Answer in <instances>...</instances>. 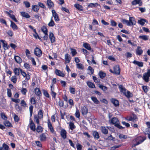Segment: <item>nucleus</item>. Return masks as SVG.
I'll return each mask as SVG.
<instances>
[{
	"label": "nucleus",
	"instance_id": "nucleus-1",
	"mask_svg": "<svg viewBox=\"0 0 150 150\" xmlns=\"http://www.w3.org/2000/svg\"><path fill=\"white\" fill-rule=\"evenodd\" d=\"M109 122L110 124L114 125L115 126L120 129H123V127L120 125V122L116 117L112 118L109 120Z\"/></svg>",
	"mask_w": 150,
	"mask_h": 150
},
{
	"label": "nucleus",
	"instance_id": "nucleus-2",
	"mask_svg": "<svg viewBox=\"0 0 150 150\" xmlns=\"http://www.w3.org/2000/svg\"><path fill=\"white\" fill-rule=\"evenodd\" d=\"M149 77H150V69H148L147 72L144 73L143 79L145 82H147L149 81Z\"/></svg>",
	"mask_w": 150,
	"mask_h": 150
},
{
	"label": "nucleus",
	"instance_id": "nucleus-3",
	"mask_svg": "<svg viewBox=\"0 0 150 150\" xmlns=\"http://www.w3.org/2000/svg\"><path fill=\"white\" fill-rule=\"evenodd\" d=\"M128 119H127V120L128 121H130L132 122H136L138 118L137 116L134 114H132L129 117H127Z\"/></svg>",
	"mask_w": 150,
	"mask_h": 150
},
{
	"label": "nucleus",
	"instance_id": "nucleus-4",
	"mask_svg": "<svg viewBox=\"0 0 150 150\" xmlns=\"http://www.w3.org/2000/svg\"><path fill=\"white\" fill-rule=\"evenodd\" d=\"M34 53L36 56L40 57L42 55V52L40 49L36 47L34 50Z\"/></svg>",
	"mask_w": 150,
	"mask_h": 150
},
{
	"label": "nucleus",
	"instance_id": "nucleus-5",
	"mask_svg": "<svg viewBox=\"0 0 150 150\" xmlns=\"http://www.w3.org/2000/svg\"><path fill=\"white\" fill-rule=\"evenodd\" d=\"M114 73L117 75H119L120 74V68L119 65H116L113 67Z\"/></svg>",
	"mask_w": 150,
	"mask_h": 150
},
{
	"label": "nucleus",
	"instance_id": "nucleus-6",
	"mask_svg": "<svg viewBox=\"0 0 150 150\" xmlns=\"http://www.w3.org/2000/svg\"><path fill=\"white\" fill-rule=\"evenodd\" d=\"M52 16L54 17L55 20L56 21H59V19L58 15L55 11L54 10H52Z\"/></svg>",
	"mask_w": 150,
	"mask_h": 150
},
{
	"label": "nucleus",
	"instance_id": "nucleus-7",
	"mask_svg": "<svg viewBox=\"0 0 150 150\" xmlns=\"http://www.w3.org/2000/svg\"><path fill=\"white\" fill-rule=\"evenodd\" d=\"M65 64L69 63L71 60V57L69 54H66L65 55Z\"/></svg>",
	"mask_w": 150,
	"mask_h": 150
},
{
	"label": "nucleus",
	"instance_id": "nucleus-8",
	"mask_svg": "<svg viewBox=\"0 0 150 150\" xmlns=\"http://www.w3.org/2000/svg\"><path fill=\"white\" fill-rule=\"evenodd\" d=\"M1 42H2L3 44V47L4 49L6 50L9 48L10 47L9 45H8L6 41L5 40H0Z\"/></svg>",
	"mask_w": 150,
	"mask_h": 150
},
{
	"label": "nucleus",
	"instance_id": "nucleus-9",
	"mask_svg": "<svg viewBox=\"0 0 150 150\" xmlns=\"http://www.w3.org/2000/svg\"><path fill=\"white\" fill-rule=\"evenodd\" d=\"M67 132L64 129H62L60 132V135L64 139H66L67 137Z\"/></svg>",
	"mask_w": 150,
	"mask_h": 150
},
{
	"label": "nucleus",
	"instance_id": "nucleus-10",
	"mask_svg": "<svg viewBox=\"0 0 150 150\" xmlns=\"http://www.w3.org/2000/svg\"><path fill=\"white\" fill-rule=\"evenodd\" d=\"M55 72L57 75L62 77H64V76L65 75L63 73V72L59 70L56 69L55 70Z\"/></svg>",
	"mask_w": 150,
	"mask_h": 150
},
{
	"label": "nucleus",
	"instance_id": "nucleus-11",
	"mask_svg": "<svg viewBox=\"0 0 150 150\" xmlns=\"http://www.w3.org/2000/svg\"><path fill=\"white\" fill-rule=\"evenodd\" d=\"M88 112V110L85 106L81 108V113L83 115H86Z\"/></svg>",
	"mask_w": 150,
	"mask_h": 150
},
{
	"label": "nucleus",
	"instance_id": "nucleus-12",
	"mask_svg": "<svg viewBox=\"0 0 150 150\" xmlns=\"http://www.w3.org/2000/svg\"><path fill=\"white\" fill-rule=\"evenodd\" d=\"M143 51L139 46H138L136 50V54L137 55H140L143 53Z\"/></svg>",
	"mask_w": 150,
	"mask_h": 150
},
{
	"label": "nucleus",
	"instance_id": "nucleus-13",
	"mask_svg": "<svg viewBox=\"0 0 150 150\" xmlns=\"http://www.w3.org/2000/svg\"><path fill=\"white\" fill-rule=\"evenodd\" d=\"M49 37L52 43H53L55 42V38L53 34L52 33H50Z\"/></svg>",
	"mask_w": 150,
	"mask_h": 150
},
{
	"label": "nucleus",
	"instance_id": "nucleus-14",
	"mask_svg": "<svg viewBox=\"0 0 150 150\" xmlns=\"http://www.w3.org/2000/svg\"><path fill=\"white\" fill-rule=\"evenodd\" d=\"M111 101L115 107L119 105V102L117 100L114 98H112Z\"/></svg>",
	"mask_w": 150,
	"mask_h": 150
},
{
	"label": "nucleus",
	"instance_id": "nucleus-15",
	"mask_svg": "<svg viewBox=\"0 0 150 150\" xmlns=\"http://www.w3.org/2000/svg\"><path fill=\"white\" fill-rule=\"evenodd\" d=\"M14 59L15 61L18 63L20 64L22 62V60L21 58L18 56H15L14 57Z\"/></svg>",
	"mask_w": 150,
	"mask_h": 150
},
{
	"label": "nucleus",
	"instance_id": "nucleus-16",
	"mask_svg": "<svg viewBox=\"0 0 150 150\" xmlns=\"http://www.w3.org/2000/svg\"><path fill=\"white\" fill-rule=\"evenodd\" d=\"M30 129L33 131H35V125L33 121L31 120L30 121Z\"/></svg>",
	"mask_w": 150,
	"mask_h": 150
},
{
	"label": "nucleus",
	"instance_id": "nucleus-17",
	"mask_svg": "<svg viewBox=\"0 0 150 150\" xmlns=\"http://www.w3.org/2000/svg\"><path fill=\"white\" fill-rule=\"evenodd\" d=\"M128 98H129L132 96V94L129 91H125V93H123Z\"/></svg>",
	"mask_w": 150,
	"mask_h": 150
},
{
	"label": "nucleus",
	"instance_id": "nucleus-18",
	"mask_svg": "<svg viewBox=\"0 0 150 150\" xmlns=\"http://www.w3.org/2000/svg\"><path fill=\"white\" fill-rule=\"evenodd\" d=\"M11 27L13 30H16L18 29V27L12 21H11Z\"/></svg>",
	"mask_w": 150,
	"mask_h": 150
},
{
	"label": "nucleus",
	"instance_id": "nucleus-19",
	"mask_svg": "<svg viewBox=\"0 0 150 150\" xmlns=\"http://www.w3.org/2000/svg\"><path fill=\"white\" fill-rule=\"evenodd\" d=\"M133 63L134 64L137 65L140 67H142L143 66V63L142 62H139L138 61L134 60L133 62Z\"/></svg>",
	"mask_w": 150,
	"mask_h": 150
},
{
	"label": "nucleus",
	"instance_id": "nucleus-20",
	"mask_svg": "<svg viewBox=\"0 0 150 150\" xmlns=\"http://www.w3.org/2000/svg\"><path fill=\"white\" fill-rule=\"evenodd\" d=\"M21 16L27 18H29L30 17L28 13L25 12H21Z\"/></svg>",
	"mask_w": 150,
	"mask_h": 150
},
{
	"label": "nucleus",
	"instance_id": "nucleus-21",
	"mask_svg": "<svg viewBox=\"0 0 150 150\" xmlns=\"http://www.w3.org/2000/svg\"><path fill=\"white\" fill-rule=\"evenodd\" d=\"M47 4L48 6V8H50L54 6V4L51 0H47Z\"/></svg>",
	"mask_w": 150,
	"mask_h": 150
},
{
	"label": "nucleus",
	"instance_id": "nucleus-22",
	"mask_svg": "<svg viewBox=\"0 0 150 150\" xmlns=\"http://www.w3.org/2000/svg\"><path fill=\"white\" fill-rule=\"evenodd\" d=\"M21 69L20 68H15L14 69V72L16 75L18 76L19 75L20 70Z\"/></svg>",
	"mask_w": 150,
	"mask_h": 150
},
{
	"label": "nucleus",
	"instance_id": "nucleus-23",
	"mask_svg": "<svg viewBox=\"0 0 150 150\" xmlns=\"http://www.w3.org/2000/svg\"><path fill=\"white\" fill-rule=\"evenodd\" d=\"M6 12L8 14L10 17L15 22H18V21L14 15L11 14L7 11H6Z\"/></svg>",
	"mask_w": 150,
	"mask_h": 150
},
{
	"label": "nucleus",
	"instance_id": "nucleus-24",
	"mask_svg": "<svg viewBox=\"0 0 150 150\" xmlns=\"http://www.w3.org/2000/svg\"><path fill=\"white\" fill-rule=\"evenodd\" d=\"M33 10L35 12H37L39 9V7L38 5H33L32 6Z\"/></svg>",
	"mask_w": 150,
	"mask_h": 150
},
{
	"label": "nucleus",
	"instance_id": "nucleus-25",
	"mask_svg": "<svg viewBox=\"0 0 150 150\" xmlns=\"http://www.w3.org/2000/svg\"><path fill=\"white\" fill-rule=\"evenodd\" d=\"M101 131L104 134H106L108 133V130L105 127H101Z\"/></svg>",
	"mask_w": 150,
	"mask_h": 150
},
{
	"label": "nucleus",
	"instance_id": "nucleus-26",
	"mask_svg": "<svg viewBox=\"0 0 150 150\" xmlns=\"http://www.w3.org/2000/svg\"><path fill=\"white\" fill-rule=\"evenodd\" d=\"M93 134L94 138L97 139H98L99 138L100 136L99 134L96 131H93Z\"/></svg>",
	"mask_w": 150,
	"mask_h": 150
},
{
	"label": "nucleus",
	"instance_id": "nucleus-27",
	"mask_svg": "<svg viewBox=\"0 0 150 150\" xmlns=\"http://www.w3.org/2000/svg\"><path fill=\"white\" fill-rule=\"evenodd\" d=\"M129 21L131 24V25H134L135 24V19L133 17H130Z\"/></svg>",
	"mask_w": 150,
	"mask_h": 150
},
{
	"label": "nucleus",
	"instance_id": "nucleus-28",
	"mask_svg": "<svg viewBox=\"0 0 150 150\" xmlns=\"http://www.w3.org/2000/svg\"><path fill=\"white\" fill-rule=\"evenodd\" d=\"M98 74L99 76L101 79L103 78L106 75V74L102 71H100Z\"/></svg>",
	"mask_w": 150,
	"mask_h": 150
},
{
	"label": "nucleus",
	"instance_id": "nucleus-29",
	"mask_svg": "<svg viewBox=\"0 0 150 150\" xmlns=\"http://www.w3.org/2000/svg\"><path fill=\"white\" fill-rule=\"evenodd\" d=\"M48 128L50 129V131L52 133H54V130L53 128V127H52V126L51 124L50 123V122H48Z\"/></svg>",
	"mask_w": 150,
	"mask_h": 150
},
{
	"label": "nucleus",
	"instance_id": "nucleus-30",
	"mask_svg": "<svg viewBox=\"0 0 150 150\" xmlns=\"http://www.w3.org/2000/svg\"><path fill=\"white\" fill-rule=\"evenodd\" d=\"M120 91L123 93H125V91H126V89L124 88L123 86L122 85H120L119 86Z\"/></svg>",
	"mask_w": 150,
	"mask_h": 150
},
{
	"label": "nucleus",
	"instance_id": "nucleus-31",
	"mask_svg": "<svg viewBox=\"0 0 150 150\" xmlns=\"http://www.w3.org/2000/svg\"><path fill=\"white\" fill-rule=\"evenodd\" d=\"M87 85L90 88H95V85L93 83L91 82H88L87 83Z\"/></svg>",
	"mask_w": 150,
	"mask_h": 150
},
{
	"label": "nucleus",
	"instance_id": "nucleus-32",
	"mask_svg": "<svg viewBox=\"0 0 150 150\" xmlns=\"http://www.w3.org/2000/svg\"><path fill=\"white\" fill-rule=\"evenodd\" d=\"M83 46L88 50H91V48L89 44L84 43L83 44Z\"/></svg>",
	"mask_w": 150,
	"mask_h": 150
},
{
	"label": "nucleus",
	"instance_id": "nucleus-33",
	"mask_svg": "<svg viewBox=\"0 0 150 150\" xmlns=\"http://www.w3.org/2000/svg\"><path fill=\"white\" fill-rule=\"evenodd\" d=\"M122 21L124 24H126L128 26H130L131 25V24L129 21L127 20L122 19Z\"/></svg>",
	"mask_w": 150,
	"mask_h": 150
},
{
	"label": "nucleus",
	"instance_id": "nucleus-34",
	"mask_svg": "<svg viewBox=\"0 0 150 150\" xmlns=\"http://www.w3.org/2000/svg\"><path fill=\"white\" fill-rule=\"evenodd\" d=\"M99 87L103 91H106L108 89V88L100 84H99Z\"/></svg>",
	"mask_w": 150,
	"mask_h": 150
},
{
	"label": "nucleus",
	"instance_id": "nucleus-35",
	"mask_svg": "<svg viewBox=\"0 0 150 150\" xmlns=\"http://www.w3.org/2000/svg\"><path fill=\"white\" fill-rule=\"evenodd\" d=\"M35 94L37 96H40L41 93L40 89L38 88H36L35 89Z\"/></svg>",
	"mask_w": 150,
	"mask_h": 150
},
{
	"label": "nucleus",
	"instance_id": "nucleus-36",
	"mask_svg": "<svg viewBox=\"0 0 150 150\" xmlns=\"http://www.w3.org/2000/svg\"><path fill=\"white\" fill-rule=\"evenodd\" d=\"M41 30L45 34H47V29L45 26H43L41 28Z\"/></svg>",
	"mask_w": 150,
	"mask_h": 150
},
{
	"label": "nucleus",
	"instance_id": "nucleus-37",
	"mask_svg": "<svg viewBox=\"0 0 150 150\" xmlns=\"http://www.w3.org/2000/svg\"><path fill=\"white\" fill-rule=\"evenodd\" d=\"M38 117L39 118L41 119L43 118V113L42 112V110H40L38 113Z\"/></svg>",
	"mask_w": 150,
	"mask_h": 150
},
{
	"label": "nucleus",
	"instance_id": "nucleus-38",
	"mask_svg": "<svg viewBox=\"0 0 150 150\" xmlns=\"http://www.w3.org/2000/svg\"><path fill=\"white\" fill-rule=\"evenodd\" d=\"M92 100L93 101L94 103L96 104H98L99 103V101L97 100V98L96 97H91Z\"/></svg>",
	"mask_w": 150,
	"mask_h": 150
},
{
	"label": "nucleus",
	"instance_id": "nucleus-39",
	"mask_svg": "<svg viewBox=\"0 0 150 150\" xmlns=\"http://www.w3.org/2000/svg\"><path fill=\"white\" fill-rule=\"evenodd\" d=\"M52 17L51 19V21L48 24V25L49 26L52 27L55 25L54 22L52 20Z\"/></svg>",
	"mask_w": 150,
	"mask_h": 150
},
{
	"label": "nucleus",
	"instance_id": "nucleus-40",
	"mask_svg": "<svg viewBox=\"0 0 150 150\" xmlns=\"http://www.w3.org/2000/svg\"><path fill=\"white\" fill-rule=\"evenodd\" d=\"M138 139L139 140V141H138L137 142V145H138L142 142L145 140V138H143L142 137H139L138 138Z\"/></svg>",
	"mask_w": 150,
	"mask_h": 150
},
{
	"label": "nucleus",
	"instance_id": "nucleus-41",
	"mask_svg": "<svg viewBox=\"0 0 150 150\" xmlns=\"http://www.w3.org/2000/svg\"><path fill=\"white\" fill-rule=\"evenodd\" d=\"M76 65L77 68L79 69H84V67L83 66V65L81 63L77 64Z\"/></svg>",
	"mask_w": 150,
	"mask_h": 150
},
{
	"label": "nucleus",
	"instance_id": "nucleus-42",
	"mask_svg": "<svg viewBox=\"0 0 150 150\" xmlns=\"http://www.w3.org/2000/svg\"><path fill=\"white\" fill-rule=\"evenodd\" d=\"M2 146L4 150H9V146L5 144L4 143L3 144Z\"/></svg>",
	"mask_w": 150,
	"mask_h": 150
},
{
	"label": "nucleus",
	"instance_id": "nucleus-43",
	"mask_svg": "<svg viewBox=\"0 0 150 150\" xmlns=\"http://www.w3.org/2000/svg\"><path fill=\"white\" fill-rule=\"evenodd\" d=\"M4 125L6 127H11V124L9 122H8L7 121H6L5 122H4Z\"/></svg>",
	"mask_w": 150,
	"mask_h": 150
},
{
	"label": "nucleus",
	"instance_id": "nucleus-44",
	"mask_svg": "<svg viewBox=\"0 0 150 150\" xmlns=\"http://www.w3.org/2000/svg\"><path fill=\"white\" fill-rule=\"evenodd\" d=\"M114 138H115L113 137L111 135H110L108 137H105L104 139L106 141L107 140L111 141L113 140Z\"/></svg>",
	"mask_w": 150,
	"mask_h": 150
},
{
	"label": "nucleus",
	"instance_id": "nucleus-45",
	"mask_svg": "<svg viewBox=\"0 0 150 150\" xmlns=\"http://www.w3.org/2000/svg\"><path fill=\"white\" fill-rule=\"evenodd\" d=\"M40 140L41 141H44L45 140L46 138V136L45 135L43 134L40 136Z\"/></svg>",
	"mask_w": 150,
	"mask_h": 150
},
{
	"label": "nucleus",
	"instance_id": "nucleus-46",
	"mask_svg": "<svg viewBox=\"0 0 150 150\" xmlns=\"http://www.w3.org/2000/svg\"><path fill=\"white\" fill-rule=\"evenodd\" d=\"M139 38L146 40L148 39V36L146 35H143L139 36Z\"/></svg>",
	"mask_w": 150,
	"mask_h": 150
},
{
	"label": "nucleus",
	"instance_id": "nucleus-47",
	"mask_svg": "<svg viewBox=\"0 0 150 150\" xmlns=\"http://www.w3.org/2000/svg\"><path fill=\"white\" fill-rule=\"evenodd\" d=\"M69 90L71 93L72 94H75V89L74 88L70 87Z\"/></svg>",
	"mask_w": 150,
	"mask_h": 150
},
{
	"label": "nucleus",
	"instance_id": "nucleus-48",
	"mask_svg": "<svg viewBox=\"0 0 150 150\" xmlns=\"http://www.w3.org/2000/svg\"><path fill=\"white\" fill-rule=\"evenodd\" d=\"M146 20L144 19H141L140 20L138 21V23L142 25H144V22Z\"/></svg>",
	"mask_w": 150,
	"mask_h": 150
},
{
	"label": "nucleus",
	"instance_id": "nucleus-49",
	"mask_svg": "<svg viewBox=\"0 0 150 150\" xmlns=\"http://www.w3.org/2000/svg\"><path fill=\"white\" fill-rule=\"evenodd\" d=\"M69 125L70 127V129L72 130L75 128V126L73 122H70L69 123Z\"/></svg>",
	"mask_w": 150,
	"mask_h": 150
},
{
	"label": "nucleus",
	"instance_id": "nucleus-50",
	"mask_svg": "<svg viewBox=\"0 0 150 150\" xmlns=\"http://www.w3.org/2000/svg\"><path fill=\"white\" fill-rule=\"evenodd\" d=\"M74 6L77 9L79 10H82V6L78 4H74Z\"/></svg>",
	"mask_w": 150,
	"mask_h": 150
},
{
	"label": "nucleus",
	"instance_id": "nucleus-51",
	"mask_svg": "<svg viewBox=\"0 0 150 150\" xmlns=\"http://www.w3.org/2000/svg\"><path fill=\"white\" fill-rule=\"evenodd\" d=\"M33 106L32 105H30L29 107V110L30 112V117H31L32 116V114L33 113Z\"/></svg>",
	"mask_w": 150,
	"mask_h": 150
},
{
	"label": "nucleus",
	"instance_id": "nucleus-52",
	"mask_svg": "<svg viewBox=\"0 0 150 150\" xmlns=\"http://www.w3.org/2000/svg\"><path fill=\"white\" fill-rule=\"evenodd\" d=\"M37 131L38 132H42V127L38 125L37 129H36Z\"/></svg>",
	"mask_w": 150,
	"mask_h": 150
},
{
	"label": "nucleus",
	"instance_id": "nucleus-53",
	"mask_svg": "<svg viewBox=\"0 0 150 150\" xmlns=\"http://www.w3.org/2000/svg\"><path fill=\"white\" fill-rule=\"evenodd\" d=\"M11 81L13 83H15L16 82L17 78L16 76H12L11 78Z\"/></svg>",
	"mask_w": 150,
	"mask_h": 150
},
{
	"label": "nucleus",
	"instance_id": "nucleus-54",
	"mask_svg": "<svg viewBox=\"0 0 150 150\" xmlns=\"http://www.w3.org/2000/svg\"><path fill=\"white\" fill-rule=\"evenodd\" d=\"M75 116L78 118H79L80 117V114L79 110L76 109V113H75Z\"/></svg>",
	"mask_w": 150,
	"mask_h": 150
},
{
	"label": "nucleus",
	"instance_id": "nucleus-55",
	"mask_svg": "<svg viewBox=\"0 0 150 150\" xmlns=\"http://www.w3.org/2000/svg\"><path fill=\"white\" fill-rule=\"evenodd\" d=\"M98 5V4L97 3H96L95 4L91 3L88 5V6L89 7H96Z\"/></svg>",
	"mask_w": 150,
	"mask_h": 150
},
{
	"label": "nucleus",
	"instance_id": "nucleus-56",
	"mask_svg": "<svg viewBox=\"0 0 150 150\" xmlns=\"http://www.w3.org/2000/svg\"><path fill=\"white\" fill-rule=\"evenodd\" d=\"M119 137L122 139H126L127 138V136L126 135L122 134H120L119 136Z\"/></svg>",
	"mask_w": 150,
	"mask_h": 150
},
{
	"label": "nucleus",
	"instance_id": "nucleus-57",
	"mask_svg": "<svg viewBox=\"0 0 150 150\" xmlns=\"http://www.w3.org/2000/svg\"><path fill=\"white\" fill-rule=\"evenodd\" d=\"M38 117L37 116H35L34 118V120L35 122L38 125L39 124V122L38 119Z\"/></svg>",
	"mask_w": 150,
	"mask_h": 150
},
{
	"label": "nucleus",
	"instance_id": "nucleus-58",
	"mask_svg": "<svg viewBox=\"0 0 150 150\" xmlns=\"http://www.w3.org/2000/svg\"><path fill=\"white\" fill-rule=\"evenodd\" d=\"M23 3L25 4V6L27 8H29L30 7V4L29 2L27 1H24Z\"/></svg>",
	"mask_w": 150,
	"mask_h": 150
},
{
	"label": "nucleus",
	"instance_id": "nucleus-59",
	"mask_svg": "<svg viewBox=\"0 0 150 150\" xmlns=\"http://www.w3.org/2000/svg\"><path fill=\"white\" fill-rule=\"evenodd\" d=\"M1 118L4 120H6L7 119V117L4 113H1Z\"/></svg>",
	"mask_w": 150,
	"mask_h": 150
},
{
	"label": "nucleus",
	"instance_id": "nucleus-60",
	"mask_svg": "<svg viewBox=\"0 0 150 150\" xmlns=\"http://www.w3.org/2000/svg\"><path fill=\"white\" fill-rule=\"evenodd\" d=\"M21 91L23 94L25 95L27 92V90L25 88H23L21 90Z\"/></svg>",
	"mask_w": 150,
	"mask_h": 150
},
{
	"label": "nucleus",
	"instance_id": "nucleus-61",
	"mask_svg": "<svg viewBox=\"0 0 150 150\" xmlns=\"http://www.w3.org/2000/svg\"><path fill=\"white\" fill-rule=\"evenodd\" d=\"M93 78L95 82L99 83L100 82V81L99 79H98L95 76H93Z\"/></svg>",
	"mask_w": 150,
	"mask_h": 150
},
{
	"label": "nucleus",
	"instance_id": "nucleus-62",
	"mask_svg": "<svg viewBox=\"0 0 150 150\" xmlns=\"http://www.w3.org/2000/svg\"><path fill=\"white\" fill-rule=\"evenodd\" d=\"M139 0H134L132 2V5H135L139 3Z\"/></svg>",
	"mask_w": 150,
	"mask_h": 150
},
{
	"label": "nucleus",
	"instance_id": "nucleus-63",
	"mask_svg": "<svg viewBox=\"0 0 150 150\" xmlns=\"http://www.w3.org/2000/svg\"><path fill=\"white\" fill-rule=\"evenodd\" d=\"M7 93L8 96L9 97H11V90L9 89H7Z\"/></svg>",
	"mask_w": 150,
	"mask_h": 150
},
{
	"label": "nucleus",
	"instance_id": "nucleus-64",
	"mask_svg": "<svg viewBox=\"0 0 150 150\" xmlns=\"http://www.w3.org/2000/svg\"><path fill=\"white\" fill-rule=\"evenodd\" d=\"M146 124L148 126V127L146 129V131H150V122H147Z\"/></svg>",
	"mask_w": 150,
	"mask_h": 150
}]
</instances>
